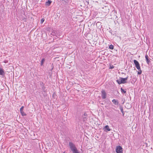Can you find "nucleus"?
Here are the masks:
<instances>
[{
	"instance_id": "obj_2",
	"label": "nucleus",
	"mask_w": 153,
	"mask_h": 153,
	"mask_svg": "<svg viewBox=\"0 0 153 153\" xmlns=\"http://www.w3.org/2000/svg\"><path fill=\"white\" fill-rule=\"evenodd\" d=\"M128 77V76L125 78L120 77L119 79L116 80V81L119 84L122 83L124 84L127 82L126 80H127Z\"/></svg>"
},
{
	"instance_id": "obj_8",
	"label": "nucleus",
	"mask_w": 153,
	"mask_h": 153,
	"mask_svg": "<svg viewBox=\"0 0 153 153\" xmlns=\"http://www.w3.org/2000/svg\"><path fill=\"white\" fill-rule=\"evenodd\" d=\"M145 58L146 60V62L148 64H149V63L150 62V60H149L148 59L149 56L147 54L145 55Z\"/></svg>"
},
{
	"instance_id": "obj_12",
	"label": "nucleus",
	"mask_w": 153,
	"mask_h": 153,
	"mask_svg": "<svg viewBox=\"0 0 153 153\" xmlns=\"http://www.w3.org/2000/svg\"><path fill=\"white\" fill-rule=\"evenodd\" d=\"M20 113L22 116H25L26 115V114L23 111H20Z\"/></svg>"
},
{
	"instance_id": "obj_16",
	"label": "nucleus",
	"mask_w": 153,
	"mask_h": 153,
	"mask_svg": "<svg viewBox=\"0 0 153 153\" xmlns=\"http://www.w3.org/2000/svg\"><path fill=\"white\" fill-rule=\"evenodd\" d=\"M109 48L110 49H111L112 50L113 49H114V46L112 45H111L109 46Z\"/></svg>"
},
{
	"instance_id": "obj_1",
	"label": "nucleus",
	"mask_w": 153,
	"mask_h": 153,
	"mask_svg": "<svg viewBox=\"0 0 153 153\" xmlns=\"http://www.w3.org/2000/svg\"><path fill=\"white\" fill-rule=\"evenodd\" d=\"M69 146L73 153H76L79 152L75 145L72 142L69 143Z\"/></svg>"
},
{
	"instance_id": "obj_21",
	"label": "nucleus",
	"mask_w": 153,
	"mask_h": 153,
	"mask_svg": "<svg viewBox=\"0 0 153 153\" xmlns=\"http://www.w3.org/2000/svg\"><path fill=\"white\" fill-rule=\"evenodd\" d=\"M45 87L44 86L42 87V89L43 91L45 92Z\"/></svg>"
},
{
	"instance_id": "obj_6",
	"label": "nucleus",
	"mask_w": 153,
	"mask_h": 153,
	"mask_svg": "<svg viewBox=\"0 0 153 153\" xmlns=\"http://www.w3.org/2000/svg\"><path fill=\"white\" fill-rule=\"evenodd\" d=\"M87 114L85 112L84 113L83 115L82 116L83 121H85L87 120Z\"/></svg>"
},
{
	"instance_id": "obj_11",
	"label": "nucleus",
	"mask_w": 153,
	"mask_h": 153,
	"mask_svg": "<svg viewBox=\"0 0 153 153\" xmlns=\"http://www.w3.org/2000/svg\"><path fill=\"white\" fill-rule=\"evenodd\" d=\"M51 2L52 1L51 0H48L46 2L45 4L47 6H49L51 4Z\"/></svg>"
},
{
	"instance_id": "obj_9",
	"label": "nucleus",
	"mask_w": 153,
	"mask_h": 153,
	"mask_svg": "<svg viewBox=\"0 0 153 153\" xmlns=\"http://www.w3.org/2000/svg\"><path fill=\"white\" fill-rule=\"evenodd\" d=\"M112 102L115 105H118L119 103V102L117 100L113 99L112 100Z\"/></svg>"
},
{
	"instance_id": "obj_15",
	"label": "nucleus",
	"mask_w": 153,
	"mask_h": 153,
	"mask_svg": "<svg viewBox=\"0 0 153 153\" xmlns=\"http://www.w3.org/2000/svg\"><path fill=\"white\" fill-rule=\"evenodd\" d=\"M121 91L122 93H126V91H125L122 88H121Z\"/></svg>"
},
{
	"instance_id": "obj_17",
	"label": "nucleus",
	"mask_w": 153,
	"mask_h": 153,
	"mask_svg": "<svg viewBox=\"0 0 153 153\" xmlns=\"http://www.w3.org/2000/svg\"><path fill=\"white\" fill-rule=\"evenodd\" d=\"M45 61V59H44V58L42 59V60L41 62V65H42L43 64Z\"/></svg>"
},
{
	"instance_id": "obj_20",
	"label": "nucleus",
	"mask_w": 153,
	"mask_h": 153,
	"mask_svg": "<svg viewBox=\"0 0 153 153\" xmlns=\"http://www.w3.org/2000/svg\"><path fill=\"white\" fill-rule=\"evenodd\" d=\"M45 21V19H44L43 18H42V19H41V21H40V22L41 23H42L43 22H44V21Z\"/></svg>"
},
{
	"instance_id": "obj_5",
	"label": "nucleus",
	"mask_w": 153,
	"mask_h": 153,
	"mask_svg": "<svg viewBox=\"0 0 153 153\" xmlns=\"http://www.w3.org/2000/svg\"><path fill=\"white\" fill-rule=\"evenodd\" d=\"M101 96L102 98L103 99H105L106 98V93L104 91L102 90L101 91Z\"/></svg>"
},
{
	"instance_id": "obj_22",
	"label": "nucleus",
	"mask_w": 153,
	"mask_h": 153,
	"mask_svg": "<svg viewBox=\"0 0 153 153\" xmlns=\"http://www.w3.org/2000/svg\"><path fill=\"white\" fill-rule=\"evenodd\" d=\"M4 62L5 63H7V60H5L4 61Z\"/></svg>"
},
{
	"instance_id": "obj_10",
	"label": "nucleus",
	"mask_w": 153,
	"mask_h": 153,
	"mask_svg": "<svg viewBox=\"0 0 153 153\" xmlns=\"http://www.w3.org/2000/svg\"><path fill=\"white\" fill-rule=\"evenodd\" d=\"M5 73L2 68L0 67V75H4Z\"/></svg>"
},
{
	"instance_id": "obj_4",
	"label": "nucleus",
	"mask_w": 153,
	"mask_h": 153,
	"mask_svg": "<svg viewBox=\"0 0 153 153\" xmlns=\"http://www.w3.org/2000/svg\"><path fill=\"white\" fill-rule=\"evenodd\" d=\"M134 62L138 70H140V64L136 60H134Z\"/></svg>"
},
{
	"instance_id": "obj_19",
	"label": "nucleus",
	"mask_w": 153,
	"mask_h": 153,
	"mask_svg": "<svg viewBox=\"0 0 153 153\" xmlns=\"http://www.w3.org/2000/svg\"><path fill=\"white\" fill-rule=\"evenodd\" d=\"M24 108V106H22V107L20 108V111H23V108Z\"/></svg>"
},
{
	"instance_id": "obj_18",
	"label": "nucleus",
	"mask_w": 153,
	"mask_h": 153,
	"mask_svg": "<svg viewBox=\"0 0 153 153\" xmlns=\"http://www.w3.org/2000/svg\"><path fill=\"white\" fill-rule=\"evenodd\" d=\"M139 71L138 72V74H140L142 73V71L141 70V69H140V70H139Z\"/></svg>"
},
{
	"instance_id": "obj_3",
	"label": "nucleus",
	"mask_w": 153,
	"mask_h": 153,
	"mask_svg": "<svg viewBox=\"0 0 153 153\" xmlns=\"http://www.w3.org/2000/svg\"><path fill=\"white\" fill-rule=\"evenodd\" d=\"M116 152L117 153H123V148L120 146H117L116 148Z\"/></svg>"
},
{
	"instance_id": "obj_13",
	"label": "nucleus",
	"mask_w": 153,
	"mask_h": 153,
	"mask_svg": "<svg viewBox=\"0 0 153 153\" xmlns=\"http://www.w3.org/2000/svg\"><path fill=\"white\" fill-rule=\"evenodd\" d=\"M21 20H22L24 22H26L27 20V19L26 18L24 17H22L21 18Z\"/></svg>"
},
{
	"instance_id": "obj_14",
	"label": "nucleus",
	"mask_w": 153,
	"mask_h": 153,
	"mask_svg": "<svg viewBox=\"0 0 153 153\" xmlns=\"http://www.w3.org/2000/svg\"><path fill=\"white\" fill-rule=\"evenodd\" d=\"M120 109L121 111V112L123 114V115H124V112L123 110V108L121 106L120 107Z\"/></svg>"
},
{
	"instance_id": "obj_7",
	"label": "nucleus",
	"mask_w": 153,
	"mask_h": 153,
	"mask_svg": "<svg viewBox=\"0 0 153 153\" xmlns=\"http://www.w3.org/2000/svg\"><path fill=\"white\" fill-rule=\"evenodd\" d=\"M104 129L106 131H109L111 130L109 126L108 125H106L105 126Z\"/></svg>"
}]
</instances>
